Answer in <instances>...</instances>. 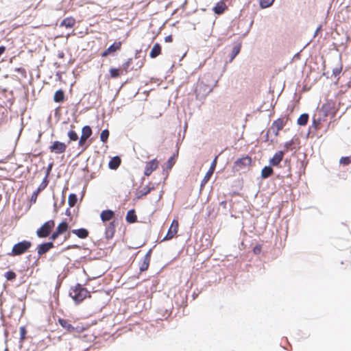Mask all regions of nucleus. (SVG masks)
I'll return each instance as SVG.
<instances>
[{"instance_id":"bb28decb","label":"nucleus","mask_w":351,"mask_h":351,"mask_svg":"<svg viewBox=\"0 0 351 351\" xmlns=\"http://www.w3.org/2000/svg\"><path fill=\"white\" fill-rule=\"evenodd\" d=\"M125 220L130 223H135L137 221V216L134 210H130L127 213Z\"/></svg>"},{"instance_id":"9d476101","label":"nucleus","mask_w":351,"mask_h":351,"mask_svg":"<svg viewBox=\"0 0 351 351\" xmlns=\"http://www.w3.org/2000/svg\"><path fill=\"white\" fill-rule=\"evenodd\" d=\"M178 228V221L177 219H173L168 230L167 234L163 238L162 241H169L172 239L177 234Z\"/></svg>"},{"instance_id":"a18cd8bd","label":"nucleus","mask_w":351,"mask_h":351,"mask_svg":"<svg viewBox=\"0 0 351 351\" xmlns=\"http://www.w3.org/2000/svg\"><path fill=\"white\" fill-rule=\"evenodd\" d=\"M342 71V66H337L335 68H334L332 69V74L335 76V77H337L339 75V74L341 73Z\"/></svg>"},{"instance_id":"0eeeda50","label":"nucleus","mask_w":351,"mask_h":351,"mask_svg":"<svg viewBox=\"0 0 351 351\" xmlns=\"http://www.w3.org/2000/svg\"><path fill=\"white\" fill-rule=\"evenodd\" d=\"M324 112L328 117H334L337 113V109L335 106V103L332 101H327L326 103L322 104L319 108Z\"/></svg>"},{"instance_id":"09e8293b","label":"nucleus","mask_w":351,"mask_h":351,"mask_svg":"<svg viewBox=\"0 0 351 351\" xmlns=\"http://www.w3.org/2000/svg\"><path fill=\"white\" fill-rule=\"evenodd\" d=\"M261 250H262V246L261 245H256L254 248H253V252L255 254H259L261 252Z\"/></svg>"},{"instance_id":"423d86ee","label":"nucleus","mask_w":351,"mask_h":351,"mask_svg":"<svg viewBox=\"0 0 351 351\" xmlns=\"http://www.w3.org/2000/svg\"><path fill=\"white\" fill-rule=\"evenodd\" d=\"M328 116L322 112L319 108L317 110L313 117V126L315 130L321 128V123L326 121Z\"/></svg>"},{"instance_id":"ddd939ff","label":"nucleus","mask_w":351,"mask_h":351,"mask_svg":"<svg viewBox=\"0 0 351 351\" xmlns=\"http://www.w3.org/2000/svg\"><path fill=\"white\" fill-rule=\"evenodd\" d=\"M251 163H252L251 157L246 156L245 157L237 159L234 162V167L236 169V170L239 171L245 167H249L251 165Z\"/></svg>"},{"instance_id":"49530a36","label":"nucleus","mask_w":351,"mask_h":351,"mask_svg":"<svg viewBox=\"0 0 351 351\" xmlns=\"http://www.w3.org/2000/svg\"><path fill=\"white\" fill-rule=\"evenodd\" d=\"M88 138H86V136H84L82 135H81L80 136V141L78 142V145L80 147H84L85 144H86V142L87 141Z\"/></svg>"},{"instance_id":"cd10ccee","label":"nucleus","mask_w":351,"mask_h":351,"mask_svg":"<svg viewBox=\"0 0 351 351\" xmlns=\"http://www.w3.org/2000/svg\"><path fill=\"white\" fill-rule=\"evenodd\" d=\"M110 77L112 78H117L121 75L125 74L121 68H110L109 70Z\"/></svg>"},{"instance_id":"412c9836","label":"nucleus","mask_w":351,"mask_h":351,"mask_svg":"<svg viewBox=\"0 0 351 351\" xmlns=\"http://www.w3.org/2000/svg\"><path fill=\"white\" fill-rule=\"evenodd\" d=\"M114 216V213L111 210H105L101 213L100 217L102 221H108L111 220Z\"/></svg>"},{"instance_id":"f704fd0d","label":"nucleus","mask_w":351,"mask_h":351,"mask_svg":"<svg viewBox=\"0 0 351 351\" xmlns=\"http://www.w3.org/2000/svg\"><path fill=\"white\" fill-rule=\"evenodd\" d=\"M77 195L74 193H71L69 195L68 203L70 207H73L77 203Z\"/></svg>"},{"instance_id":"f257e3e1","label":"nucleus","mask_w":351,"mask_h":351,"mask_svg":"<svg viewBox=\"0 0 351 351\" xmlns=\"http://www.w3.org/2000/svg\"><path fill=\"white\" fill-rule=\"evenodd\" d=\"M213 90V85L210 83L209 76L199 79L195 86V94L196 99H204L206 96Z\"/></svg>"},{"instance_id":"72a5a7b5","label":"nucleus","mask_w":351,"mask_h":351,"mask_svg":"<svg viewBox=\"0 0 351 351\" xmlns=\"http://www.w3.org/2000/svg\"><path fill=\"white\" fill-rule=\"evenodd\" d=\"M240 50H241V45H235L233 47L232 53H231V56H230V62H232L234 59V58L240 52Z\"/></svg>"},{"instance_id":"f03ea898","label":"nucleus","mask_w":351,"mask_h":351,"mask_svg":"<svg viewBox=\"0 0 351 351\" xmlns=\"http://www.w3.org/2000/svg\"><path fill=\"white\" fill-rule=\"evenodd\" d=\"M69 295L76 303H80L84 299L91 296L90 292L80 284H77L71 288Z\"/></svg>"},{"instance_id":"1a4fd4ad","label":"nucleus","mask_w":351,"mask_h":351,"mask_svg":"<svg viewBox=\"0 0 351 351\" xmlns=\"http://www.w3.org/2000/svg\"><path fill=\"white\" fill-rule=\"evenodd\" d=\"M121 47V41H115L101 53V56L103 58H106L109 55H113L115 52L120 51Z\"/></svg>"},{"instance_id":"39448f33","label":"nucleus","mask_w":351,"mask_h":351,"mask_svg":"<svg viewBox=\"0 0 351 351\" xmlns=\"http://www.w3.org/2000/svg\"><path fill=\"white\" fill-rule=\"evenodd\" d=\"M55 226V222L53 220H49L44 223L43 226L38 228L36 231V235L40 238H45L48 237L52 229Z\"/></svg>"},{"instance_id":"c85d7f7f","label":"nucleus","mask_w":351,"mask_h":351,"mask_svg":"<svg viewBox=\"0 0 351 351\" xmlns=\"http://www.w3.org/2000/svg\"><path fill=\"white\" fill-rule=\"evenodd\" d=\"M274 173L273 169L270 166H266L261 170V177L263 179L271 176Z\"/></svg>"},{"instance_id":"58836bf2","label":"nucleus","mask_w":351,"mask_h":351,"mask_svg":"<svg viewBox=\"0 0 351 351\" xmlns=\"http://www.w3.org/2000/svg\"><path fill=\"white\" fill-rule=\"evenodd\" d=\"M109 137V131L108 130H104L100 134V140L106 143Z\"/></svg>"},{"instance_id":"9b49d317","label":"nucleus","mask_w":351,"mask_h":351,"mask_svg":"<svg viewBox=\"0 0 351 351\" xmlns=\"http://www.w3.org/2000/svg\"><path fill=\"white\" fill-rule=\"evenodd\" d=\"M69 223L66 221H63L58 224L55 232L52 233L50 239L55 241L60 234L65 233L69 229Z\"/></svg>"},{"instance_id":"a878e982","label":"nucleus","mask_w":351,"mask_h":351,"mask_svg":"<svg viewBox=\"0 0 351 351\" xmlns=\"http://www.w3.org/2000/svg\"><path fill=\"white\" fill-rule=\"evenodd\" d=\"M133 59L132 58H128L121 66V69L125 74L128 73L129 71L133 69V67L131 66L132 64Z\"/></svg>"},{"instance_id":"ea45409f","label":"nucleus","mask_w":351,"mask_h":351,"mask_svg":"<svg viewBox=\"0 0 351 351\" xmlns=\"http://www.w3.org/2000/svg\"><path fill=\"white\" fill-rule=\"evenodd\" d=\"M274 1V0H260V5L263 8H266L269 7Z\"/></svg>"},{"instance_id":"393cba45","label":"nucleus","mask_w":351,"mask_h":351,"mask_svg":"<svg viewBox=\"0 0 351 351\" xmlns=\"http://www.w3.org/2000/svg\"><path fill=\"white\" fill-rule=\"evenodd\" d=\"M121 160L119 156L113 157L108 163V167L110 169L115 170L121 165Z\"/></svg>"},{"instance_id":"37998d69","label":"nucleus","mask_w":351,"mask_h":351,"mask_svg":"<svg viewBox=\"0 0 351 351\" xmlns=\"http://www.w3.org/2000/svg\"><path fill=\"white\" fill-rule=\"evenodd\" d=\"M293 144V140L286 142L284 145L285 150L283 152H285H285H287L289 150H291Z\"/></svg>"},{"instance_id":"6e6552de","label":"nucleus","mask_w":351,"mask_h":351,"mask_svg":"<svg viewBox=\"0 0 351 351\" xmlns=\"http://www.w3.org/2000/svg\"><path fill=\"white\" fill-rule=\"evenodd\" d=\"M287 121L285 118H279L275 120L271 127L269 128L267 133L271 132L274 134L275 136H278L279 132L283 128L285 125Z\"/></svg>"},{"instance_id":"8fccbe9b","label":"nucleus","mask_w":351,"mask_h":351,"mask_svg":"<svg viewBox=\"0 0 351 351\" xmlns=\"http://www.w3.org/2000/svg\"><path fill=\"white\" fill-rule=\"evenodd\" d=\"M165 42L167 43H170V42H172L173 40V38H172V36H167L165 38Z\"/></svg>"},{"instance_id":"e433bc0d","label":"nucleus","mask_w":351,"mask_h":351,"mask_svg":"<svg viewBox=\"0 0 351 351\" xmlns=\"http://www.w3.org/2000/svg\"><path fill=\"white\" fill-rule=\"evenodd\" d=\"M67 134H68V136L70 140L69 141V143H70V141H76L78 139L77 134L76 133L75 131H74L73 130H71L70 131H69Z\"/></svg>"},{"instance_id":"f3484780","label":"nucleus","mask_w":351,"mask_h":351,"mask_svg":"<svg viewBox=\"0 0 351 351\" xmlns=\"http://www.w3.org/2000/svg\"><path fill=\"white\" fill-rule=\"evenodd\" d=\"M115 226L116 222L115 221H112L109 223V224L106 226L105 230V237L107 239H111L114 235L115 233Z\"/></svg>"},{"instance_id":"2f4dec72","label":"nucleus","mask_w":351,"mask_h":351,"mask_svg":"<svg viewBox=\"0 0 351 351\" xmlns=\"http://www.w3.org/2000/svg\"><path fill=\"white\" fill-rule=\"evenodd\" d=\"M93 134L91 128L89 125H85L82 129V135L89 138Z\"/></svg>"},{"instance_id":"c756f323","label":"nucleus","mask_w":351,"mask_h":351,"mask_svg":"<svg viewBox=\"0 0 351 351\" xmlns=\"http://www.w3.org/2000/svg\"><path fill=\"white\" fill-rule=\"evenodd\" d=\"M55 102L61 103L64 100V93L62 90H57L53 95Z\"/></svg>"},{"instance_id":"de8ad7c7","label":"nucleus","mask_w":351,"mask_h":351,"mask_svg":"<svg viewBox=\"0 0 351 351\" xmlns=\"http://www.w3.org/2000/svg\"><path fill=\"white\" fill-rule=\"evenodd\" d=\"M40 192H38V191H35L32 196H31V199H30V202L31 203H36V200H37V197H38V195Z\"/></svg>"},{"instance_id":"a211bd4d","label":"nucleus","mask_w":351,"mask_h":351,"mask_svg":"<svg viewBox=\"0 0 351 351\" xmlns=\"http://www.w3.org/2000/svg\"><path fill=\"white\" fill-rule=\"evenodd\" d=\"M285 155V152L278 151L274 156L269 160V164L271 166H278L282 160Z\"/></svg>"},{"instance_id":"7c9ffc66","label":"nucleus","mask_w":351,"mask_h":351,"mask_svg":"<svg viewBox=\"0 0 351 351\" xmlns=\"http://www.w3.org/2000/svg\"><path fill=\"white\" fill-rule=\"evenodd\" d=\"M151 189H152L148 186H145V187L143 188L142 189L139 190L137 192L136 197L138 199L142 198L143 197L149 194L151 191Z\"/></svg>"},{"instance_id":"5701e85b","label":"nucleus","mask_w":351,"mask_h":351,"mask_svg":"<svg viewBox=\"0 0 351 351\" xmlns=\"http://www.w3.org/2000/svg\"><path fill=\"white\" fill-rule=\"evenodd\" d=\"M227 9V5L226 3L221 1L215 5V6L213 8V11L215 14H221L224 12V11Z\"/></svg>"},{"instance_id":"7ed1b4c3","label":"nucleus","mask_w":351,"mask_h":351,"mask_svg":"<svg viewBox=\"0 0 351 351\" xmlns=\"http://www.w3.org/2000/svg\"><path fill=\"white\" fill-rule=\"evenodd\" d=\"M58 323L66 330L67 332L73 335L80 334L84 330V328L82 326L76 324L75 323L72 324L68 319L59 318Z\"/></svg>"},{"instance_id":"6ab92c4d","label":"nucleus","mask_w":351,"mask_h":351,"mask_svg":"<svg viewBox=\"0 0 351 351\" xmlns=\"http://www.w3.org/2000/svg\"><path fill=\"white\" fill-rule=\"evenodd\" d=\"M53 247L54 245L52 242H47L38 245L37 247L38 254L39 256H41L47 252L48 251H49Z\"/></svg>"},{"instance_id":"c9c22d12","label":"nucleus","mask_w":351,"mask_h":351,"mask_svg":"<svg viewBox=\"0 0 351 351\" xmlns=\"http://www.w3.org/2000/svg\"><path fill=\"white\" fill-rule=\"evenodd\" d=\"M48 174H49V172H47L45 178H44V180H43V182L40 183L38 188L37 189L36 191H38V192H40L41 191L44 190L47 187L48 182H49V181L47 180Z\"/></svg>"},{"instance_id":"c03bdc74","label":"nucleus","mask_w":351,"mask_h":351,"mask_svg":"<svg viewBox=\"0 0 351 351\" xmlns=\"http://www.w3.org/2000/svg\"><path fill=\"white\" fill-rule=\"evenodd\" d=\"M19 330H20V339L21 341H24V339H25L26 333H27L26 328L25 326H21V327H20Z\"/></svg>"},{"instance_id":"2eb2a0df","label":"nucleus","mask_w":351,"mask_h":351,"mask_svg":"<svg viewBox=\"0 0 351 351\" xmlns=\"http://www.w3.org/2000/svg\"><path fill=\"white\" fill-rule=\"evenodd\" d=\"M217 158L218 156H215L213 161L212 162L210 167L208 169V171L206 172V175L204 176L203 180L201 182V186L203 187L210 180V177L213 174L215 169L216 168L217 162Z\"/></svg>"},{"instance_id":"dca6fc26","label":"nucleus","mask_w":351,"mask_h":351,"mask_svg":"<svg viewBox=\"0 0 351 351\" xmlns=\"http://www.w3.org/2000/svg\"><path fill=\"white\" fill-rule=\"evenodd\" d=\"M152 250H149L139 263V269L141 272L147 270L151 261Z\"/></svg>"},{"instance_id":"4be33fe9","label":"nucleus","mask_w":351,"mask_h":351,"mask_svg":"<svg viewBox=\"0 0 351 351\" xmlns=\"http://www.w3.org/2000/svg\"><path fill=\"white\" fill-rule=\"evenodd\" d=\"M71 232L80 239H86L88 237L89 234L88 231L85 228L75 229Z\"/></svg>"},{"instance_id":"473e14b6","label":"nucleus","mask_w":351,"mask_h":351,"mask_svg":"<svg viewBox=\"0 0 351 351\" xmlns=\"http://www.w3.org/2000/svg\"><path fill=\"white\" fill-rule=\"evenodd\" d=\"M308 120V115L307 114H301L298 119V124L300 125H305Z\"/></svg>"},{"instance_id":"f8f14e48","label":"nucleus","mask_w":351,"mask_h":351,"mask_svg":"<svg viewBox=\"0 0 351 351\" xmlns=\"http://www.w3.org/2000/svg\"><path fill=\"white\" fill-rule=\"evenodd\" d=\"M66 147L67 146L64 143L56 141L52 143L49 149L51 153L60 154L66 152Z\"/></svg>"},{"instance_id":"20e7f679","label":"nucleus","mask_w":351,"mask_h":351,"mask_svg":"<svg viewBox=\"0 0 351 351\" xmlns=\"http://www.w3.org/2000/svg\"><path fill=\"white\" fill-rule=\"evenodd\" d=\"M31 247L32 243L29 241L23 240L14 245L8 255L11 256H20L27 252Z\"/></svg>"},{"instance_id":"aec40b11","label":"nucleus","mask_w":351,"mask_h":351,"mask_svg":"<svg viewBox=\"0 0 351 351\" xmlns=\"http://www.w3.org/2000/svg\"><path fill=\"white\" fill-rule=\"evenodd\" d=\"M75 25V19L73 16H69L62 20L60 23V27L71 28Z\"/></svg>"},{"instance_id":"4468645a","label":"nucleus","mask_w":351,"mask_h":351,"mask_svg":"<svg viewBox=\"0 0 351 351\" xmlns=\"http://www.w3.org/2000/svg\"><path fill=\"white\" fill-rule=\"evenodd\" d=\"M159 162L157 159H153L145 164L144 175L149 176L158 167Z\"/></svg>"},{"instance_id":"4c0bfd02","label":"nucleus","mask_w":351,"mask_h":351,"mask_svg":"<svg viewBox=\"0 0 351 351\" xmlns=\"http://www.w3.org/2000/svg\"><path fill=\"white\" fill-rule=\"evenodd\" d=\"M176 154H173L167 162V169H171L176 163Z\"/></svg>"},{"instance_id":"b1692460","label":"nucleus","mask_w":351,"mask_h":351,"mask_svg":"<svg viewBox=\"0 0 351 351\" xmlns=\"http://www.w3.org/2000/svg\"><path fill=\"white\" fill-rule=\"evenodd\" d=\"M161 51H162V47H161L160 45L158 43H156L153 46V47L150 51L149 56L152 58H155L161 53Z\"/></svg>"},{"instance_id":"a19ab883","label":"nucleus","mask_w":351,"mask_h":351,"mask_svg":"<svg viewBox=\"0 0 351 351\" xmlns=\"http://www.w3.org/2000/svg\"><path fill=\"white\" fill-rule=\"evenodd\" d=\"M339 163L343 165H348L351 163V156L341 157L339 160Z\"/></svg>"},{"instance_id":"79ce46f5","label":"nucleus","mask_w":351,"mask_h":351,"mask_svg":"<svg viewBox=\"0 0 351 351\" xmlns=\"http://www.w3.org/2000/svg\"><path fill=\"white\" fill-rule=\"evenodd\" d=\"M4 276L8 280H13L16 278V274L12 271H9L5 273Z\"/></svg>"}]
</instances>
